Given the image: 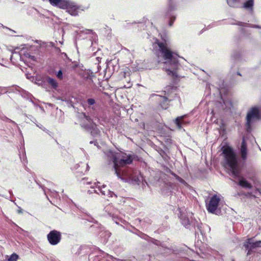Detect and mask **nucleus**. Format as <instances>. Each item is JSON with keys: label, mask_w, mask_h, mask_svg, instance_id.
<instances>
[{"label": "nucleus", "mask_w": 261, "mask_h": 261, "mask_svg": "<svg viewBox=\"0 0 261 261\" xmlns=\"http://www.w3.org/2000/svg\"><path fill=\"white\" fill-rule=\"evenodd\" d=\"M165 42H160L156 39L153 45L154 47L158 46L159 53L163 57L165 60L163 68L165 69L168 75L173 77H178L177 70L179 67L177 58L174 56V53L170 50L167 46L166 40Z\"/></svg>", "instance_id": "f257e3e1"}, {"label": "nucleus", "mask_w": 261, "mask_h": 261, "mask_svg": "<svg viewBox=\"0 0 261 261\" xmlns=\"http://www.w3.org/2000/svg\"><path fill=\"white\" fill-rule=\"evenodd\" d=\"M107 160L113 163V168L115 174L119 178H121V172L119 169L120 167H123L130 164L132 162V158L130 155L123 154L121 152H115L108 150L105 152Z\"/></svg>", "instance_id": "f03ea898"}, {"label": "nucleus", "mask_w": 261, "mask_h": 261, "mask_svg": "<svg viewBox=\"0 0 261 261\" xmlns=\"http://www.w3.org/2000/svg\"><path fill=\"white\" fill-rule=\"evenodd\" d=\"M222 152L225 157L226 167L229 168L233 175L234 176H238L239 172L236 153L229 146L223 147L222 148Z\"/></svg>", "instance_id": "7ed1b4c3"}, {"label": "nucleus", "mask_w": 261, "mask_h": 261, "mask_svg": "<svg viewBox=\"0 0 261 261\" xmlns=\"http://www.w3.org/2000/svg\"><path fill=\"white\" fill-rule=\"evenodd\" d=\"M94 186L91 187V189H93V190H89L90 193H92L93 192L98 194L101 193V195L105 196L108 198L113 197V196L117 197V195L115 194L113 192L107 189L106 185H102L101 186L99 182L94 183Z\"/></svg>", "instance_id": "20e7f679"}, {"label": "nucleus", "mask_w": 261, "mask_h": 261, "mask_svg": "<svg viewBox=\"0 0 261 261\" xmlns=\"http://www.w3.org/2000/svg\"><path fill=\"white\" fill-rule=\"evenodd\" d=\"M261 118V107H253L248 112L247 115V126L249 129L251 125L256 121Z\"/></svg>", "instance_id": "39448f33"}, {"label": "nucleus", "mask_w": 261, "mask_h": 261, "mask_svg": "<svg viewBox=\"0 0 261 261\" xmlns=\"http://www.w3.org/2000/svg\"><path fill=\"white\" fill-rule=\"evenodd\" d=\"M220 200V198L217 195L213 196L209 202L206 204L207 211L211 213L217 214V208Z\"/></svg>", "instance_id": "423d86ee"}, {"label": "nucleus", "mask_w": 261, "mask_h": 261, "mask_svg": "<svg viewBox=\"0 0 261 261\" xmlns=\"http://www.w3.org/2000/svg\"><path fill=\"white\" fill-rule=\"evenodd\" d=\"M61 238V233L56 230L50 231L47 235V240L51 245H56L59 243Z\"/></svg>", "instance_id": "0eeeda50"}, {"label": "nucleus", "mask_w": 261, "mask_h": 261, "mask_svg": "<svg viewBox=\"0 0 261 261\" xmlns=\"http://www.w3.org/2000/svg\"><path fill=\"white\" fill-rule=\"evenodd\" d=\"M260 244L261 241L254 242H253L252 238L247 239L244 243V246L245 247L246 250H248L247 255H249L251 253V250L252 249L261 247Z\"/></svg>", "instance_id": "6e6552de"}, {"label": "nucleus", "mask_w": 261, "mask_h": 261, "mask_svg": "<svg viewBox=\"0 0 261 261\" xmlns=\"http://www.w3.org/2000/svg\"><path fill=\"white\" fill-rule=\"evenodd\" d=\"M66 6L64 9H67V11L72 16H76L78 14L79 7L74 3L67 0Z\"/></svg>", "instance_id": "1a4fd4ad"}, {"label": "nucleus", "mask_w": 261, "mask_h": 261, "mask_svg": "<svg viewBox=\"0 0 261 261\" xmlns=\"http://www.w3.org/2000/svg\"><path fill=\"white\" fill-rule=\"evenodd\" d=\"M240 154L241 158L243 161H245L247 159V144L245 142V139L243 138L241 148H240Z\"/></svg>", "instance_id": "9d476101"}, {"label": "nucleus", "mask_w": 261, "mask_h": 261, "mask_svg": "<svg viewBox=\"0 0 261 261\" xmlns=\"http://www.w3.org/2000/svg\"><path fill=\"white\" fill-rule=\"evenodd\" d=\"M178 217L180 219L181 224L185 227H188L190 225L191 221L185 213L180 212Z\"/></svg>", "instance_id": "9b49d317"}, {"label": "nucleus", "mask_w": 261, "mask_h": 261, "mask_svg": "<svg viewBox=\"0 0 261 261\" xmlns=\"http://www.w3.org/2000/svg\"><path fill=\"white\" fill-rule=\"evenodd\" d=\"M50 3L61 9H64L66 5L67 0H49Z\"/></svg>", "instance_id": "f8f14e48"}, {"label": "nucleus", "mask_w": 261, "mask_h": 261, "mask_svg": "<svg viewBox=\"0 0 261 261\" xmlns=\"http://www.w3.org/2000/svg\"><path fill=\"white\" fill-rule=\"evenodd\" d=\"M156 99L162 100V103L160 104L161 107L164 109H166L169 102L168 98L165 96L162 97L160 95H156Z\"/></svg>", "instance_id": "ddd939ff"}, {"label": "nucleus", "mask_w": 261, "mask_h": 261, "mask_svg": "<svg viewBox=\"0 0 261 261\" xmlns=\"http://www.w3.org/2000/svg\"><path fill=\"white\" fill-rule=\"evenodd\" d=\"M228 5L231 7H240L243 2V0H227Z\"/></svg>", "instance_id": "4468645a"}, {"label": "nucleus", "mask_w": 261, "mask_h": 261, "mask_svg": "<svg viewBox=\"0 0 261 261\" xmlns=\"http://www.w3.org/2000/svg\"><path fill=\"white\" fill-rule=\"evenodd\" d=\"M185 117V115L180 117H177L174 120V123L179 129L181 128L182 125L185 123V121L183 120V119Z\"/></svg>", "instance_id": "2eb2a0df"}, {"label": "nucleus", "mask_w": 261, "mask_h": 261, "mask_svg": "<svg viewBox=\"0 0 261 261\" xmlns=\"http://www.w3.org/2000/svg\"><path fill=\"white\" fill-rule=\"evenodd\" d=\"M109 215L112 218L113 220L117 224H120V223L124 224L125 221L122 218L118 217L117 215L111 213H109Z\"/></svg>", "instance_id": "dca6fc26"}, {"label": "nucleus", "mask_w": 261, "mask_h": 261, "mask_svg": "<svg viewBox=\"0 0 261 261\" xmlns=\"http://www.w3.org/2000/svg\"><path fill=\"white\" fill-rule=\"evenodd\" d=\"M239 184L240 186L243 188L251 189L252 188V185L248 181L244 179H241L239 182Z\"/></svg>", "instance_id": "f3484780"}, {"label": "nucleus", "mask_w": 261, "mask_h": 261, "mask_svg": "<svg viewBox=\"0 0 261 261\" xmlns=\"http://www.w3.org/2000/svg\"><path fill=\"white\" fill-rule=\"evenodd\" d=\"M243 2L242 4L243 7L246 9H252L253 6V0H243Z\"/></svg>", "instance_id": "a211bd4d"}, {"label": "nucleus", "mask_w": 261, "mask_h": 261, "mask_svg": "<svg viewBox=\"0 0 261 261\" xmlns=\"http://www.w3.org/2000/svg\"><path fill=\"white\" fill-rule=\"evenodd\" d=\"M84 117H85L86 120L88 122L89 124L86 125H82V126H84L85 128H86L87 129L91 128H93L94 125L92 123V121L91 119V118L90 117H89L88 116H86L85 114H84Z\"/></svg>", "instance_id": "6ab92c4d"}, {"label": "nucleus", "mask_w": 261, "mask_h": 261, "mask_svg": "<svg viewBox=\"0 0 261 261\" xmlns=\"http://www.w3.org/2000/svg\"><path fill=\"white\" fill-rule=\"evenodd\" d=\"M47 82L54 88H56L58 86V84L56 81L50 77L47 78Z\"/></svg>", "instance_id": "aec40b11"}, {"label": "nucleus", "mask_w": 261, "mask_h": 261, "mask_svg": "<svg viewBox=\"0 0 261 261\" xmlns=\"http://www.w3.org/2000/svg\"><path fill=\"white\" fill-rule=\"evenodd\" d=\"M97 118L99 121V122L102 125H103L104 123H106L107 121V117L105 115H103L102 116L100 117H97Z\"/></svg>", "instance_id": "412c9836"}, {"label": "nucleus", "mask_w": 261, "mask_h": 261, "mask_svg": "<svg viewBox=\"0 0 261 261\" xmlns=\"http://www.w3.org/2000/svg\"><path fill=\"white\" fill-rule=\"evenodd\" d=\"M18 258V256L16 254L13 253L8 258V261H17Z\"/></svg>", "instance_id": "4be33fe9"}, {"label": "nucleus", "mask_w": 261, "mask_h": 261, "mask_svg": "<svg viewBox=\"0 0 261 261\" xmlns=\"http://www.w3.org/2000/svg\"><path fill=\"white\" fill-rule=\"evenodd\" d=\"M87 103L89 106H92L95 104V100L93 98H88L87 99Z\"/></svg>", "instance_id": "5701e85b"}, {"label": "nucleus", "mask_w": 261, "mask_h": 261, "mask_svg": "<svg viewBox=\"0 0 261 261\" xmlns=\"http://www.w3.org/2000/svg\"><path fill=\"white\" fill-rule=\"evenodd\" d=\"M174 176L175 177V178L178 180L180 182L183 184H186V181L183 179H182L181 177H180L179 176H177V175H176L174 174Z\"/></svg>", "instance_id": "b1692460"}, {"label": "nucleus", "mask_w": 261, "mask_h": 261, "mask_svg": "<svg viewBox=\"0 0 261 261\" xmlns=\"http://www.w3.org/2000/svg\"><path fill=\"white\" fill-rule=\"evenodd\" d=\"M63 74H62V72L61 70H59L57 73V76L60 79H62L63 78V76H62Z\"/></svg>", "instance_id": "393cba45"}, {"label": "nucleus", "mask_w": 261, "mask_h": 261, "mask_svg": "<svg viewBox=\"0 0 261 261\" xmlns=\"http://www.w3.org/2000/svg\"><path fill=\"white\" fill-rule=\"evenodd\" d=\"M99 131L97 129H94L93 131L91 132V134L93 136L97 135L99 134Z\"/></svg>", "instance_id": "a878e982"}, {"label": "nucleus", "mask_w": 261, "mask_h": 261, "mask_svg": "<svg viewBox=\"0 0 261 261\" xmlns=\"http://www.w3.org/2000/svg\"><path fill=\"white\" fill-rule=\"evenodd\" d=\"M175 20V17H172L170 19V22H169V25L170 26H172L173 23V21H174Z\"/></svg>", "instance_id": "bb28decb"}, {"label": "nucleus", "mask_w": 261, "mask_h": 261, "mask_svg": "<svg viewBox=\"0 0 261 261\" xmlns=\"http://www.w3.org/2000/svg\"><path fill=\"white\" fill-rule=\"evenodd\" d=\"M37 126L38 127H39L40 128L42 129V130H43L44 131L45 130V128L41 124H40V125H38V124H37Z\"/></svg>", "instance_id": "cd10ccee"}, {"label": "nucleus", "mask_w": 261, "mask_h": 261, "mask_svg": "<svg viewBox=\"0 0 261 261\" xmlns=\"http://www.w3.org/2000/svg\"><path fill=\"white\" fill-rule=\"evenodd\" d=\"M85 32L86 34H89L91 32H92V30H86L85 31Z\"/></svg>", "instance_id": "c85d7f7f"}, {"label": "nucleus", "mask_w": 261, "mask_h": 261, "mask_svg": "<svg viewBox=\"0 0 261 261\" xmlns=\"http://www.w3.org/2000/svg\"><path fill=\"white\" fill-rule=\"evenodd\" d=\"M17 212H18V213H22V209L20 207H19Z\"/></svg>", "instance_id": "c756f323"}, {"label": "nucleus", "mask_w": 261, "mask_h": 261, "mask_svg": "<svg viewBox=\"0 0 261 261\" xmlns=\"http://www.w3.org/2000/svg\"><path fill=\"white\" fill-rule=\"evenodd\" d=\"M251 27L255 28H261L260 27L257 25H253Z\"/></svg>", "instance_id": "7c9ffc66"}, {"label": "nucleus", "mask_w": 261, "mask_h": 261, "mask_svg": "<svg viewBox=\"0 0 261 261\" xmlns=\"http://www.w3.org/2000/svg\"><path fill=\"white\" fill-rule=\"evenodd\" d=\"M241 22H238V23H235V22H231V24H232L241 25Z\"/></svg>", "instance_id": "2f4dec72"}, {"label": "nucleus", "mask_w": 261, "mask_h": 261, "mask_svg": "<svg viewBox=\"0 0 261 261\" xmlns=\"http://www.w3.org/2000/svg\"><path fill=\"white\" fill-rule=\"evenodd\" d=\"M223 103H224L225 105H226L227 107V101H226V100L223 99Z\"/></svg>", "instance_id": "473e14b6"}, {"label": "nucleus", "mask_w": 261, "mask_h": 261, "mask_svg": "<svg viewBox=\"0 0 261 261\" xmlns=\"http://www.w3.org/2000/svg\"><path fill=\"white\" fill-rule=\"evenodd\" d=\"M86 171H88L89 170V166L87 164L86 165Z\"/></svg>", "instance_id": "72a5a7b5"}, {"label": "nucleus", "mask_w": 261, "mask_h": 261, "mask_svg": "<svg viewBox=\"0 0 261 261\" xmlns=\"http://www.w3.org/2000/svg\"><path fill=\"white\" fill-rule=\"evenodd\" d=\"M172 5V4L171 3L169 5V7H170V9L171 10H172L173 9V7L171 6Z\"/></svg>", "instance_id": "f704fd0d"}, {"label": "nucleus", "mask_w": 261, "mask_h": 261, "mask_svg": "<svg viewBox=\"0 0 261 261\" xmlns=\"http://www.w3.org/2000/svg\"><path fill=\"white\" fill-rule=\"evenodd\" d=\"M105 208L106 209V211H107V210L109 208V207H106Z\"/></svg>", "instance_id": "c9c22d12"}, {"label": "nucleus", "mask_w": 261, "mask_h": 261, "mask_svg": "<svg viewBox=\"0 0 261 261\" xmlns=\"http://www.w3.org/2000/svg\"><path fill=\"white\" fill-rule=\"evenodd\" d=\"M192 215V214H191V213H190V214H189V215Z\"/></svg>", "instance_id": "e433bc0d"}]
</instances>
